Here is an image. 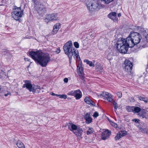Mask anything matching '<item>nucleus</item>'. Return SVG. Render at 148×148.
<instances>
[{"mask_svg":"<svg viewBox=\"0 0 148 148\" xmlns=\"http://www.w3.org/2000/svg\"><path fill=\"white\" fill-rule=\"evenodd\" d=\"M73 45L72 41L70 40L65 43L63 46H72Z\"/></svg>","mask_w":148,"mask_h":148,"instance_id":"2f4dec72","label":"nucleus"},{"mask_svg":"<svg viewBox=\"0 0 148 148\" xmlns=\"http://www.w3.org/2000/svg\"><path fill=\"white\" fill-rule=\"evenodd\" d=\"M145 40L146 42V45H148V34L145 33L144 34Z\"/></svg>","mask_w":148,"mask_h":148,"instance_id":"72a5a7b5","label":"nucleus"},{"mask_svg":"<svg viewBox=\"0 0 148 148\" xmlns=\"http://www.w3.org/2000/svg\"><path fill=\"white\" fill-rule=\"evenodd\" d=\"M84 62H86L87 64H88L90 66L94 67L95 66L94 63H93L92 61H90L86 60H84Z\"/></svg>","mask_w":148,"mask_h":148,"instance_id":"c85d7f7f","label":"nucleus"},{"mask_svg":"<svg viewBox=\"0 0 148 148\" xmlns=\"http://www.w3.org/2000/svg\"><path fill=\"white\" fill-rule=\"evenodd\" d=\"M67 126L68 129L73 133L79 127V126H77V125L72 123H69L67 125Z\"/></svg>","mask_w":148,"mask_h":148,"instance_id":"4468645a","label":"nucleus"},{"mask_svg":"<svg viewBox=\"0 0 148 148\" xmlns=\"http://www.w3.org/2000/svg\"><path fill=\"white\" fill-rule=\"evenodd\" d=\"M3 91L2 87H0V92H2Z\"/></svg>","mask_w":148,"mask_h":148,"instance_id":"8fccbe9b","label":"nucleus"},{"mask_svg":"<svg viewBox=\"0 0 148 148\" xmlns=\"http://www.w3.org/2000/svg\"><path fill=\"white\" fill-rule=\"evenodd\" d=\"M110 134L111 132L108 130H106L102 133L101 138L103 140H105L109 137Z\"/></svg>","mask_w":148,"mask_h":148,"instance_id":"6ab92c4d","label":"nucleus"},{"mask_svg":"<svg viewBox=\"0 0 148 148\" xmlns=\"http://www.w3.org/2000/svg\"><path fill=\"white\" fill-rule=\"evenodd\" d=\"M133 64L129 60L126 59L124 62L123 67L125 71L127 72L130 73L132 68Z\"/></svg>","mask_w":148,"mask_h":148,"instance_id":"1a4fd4ad","label":"nucleus"},{"mask_svg":"<svg viewBox=\"0 0 148 148\" xmlns=\"http://www.w3.org/2000/svg\"><path fill=\"white\" fill-rule=\"evenodd\" d=\"M132 121L136 123H138L139 121V120L138 119H133Z\"/></svg>","mask_w":148,"mask_h":148,"instance_id":"37998d69","label":"nucleus"},{"mask_svg":"<svg viewBox=\"0 0 148 148\" xmlns=\"http://www.w3.org/2000/svg\"><path fill=\"white\" fill-rule=\"evenodd\" d=\"M29 54L36 62L43 67H45L50 60V58L49 54L43 53L41 51H29Z\"/></svg>","mask_w":148,"mask_h":148,"instance_id":"f03ea898","label":"nucleus"},{"mask_svg":"<svg viewBox=\"0 0 148 148\" xmlns=\"http://www.w3.org/2000/svg\"><path fill=\"white\" fill-rule=\"evenodd\" d=\"M67 94L69 95L74 96L76 100L79 99L82 96V93L79 89L71 91L68 92Z\"/></svg>","mask_w":148,"mask_h":148,"instance_id":"6e6552de","label":"nucleus"},{"mask_svg":"<svg viewBox=\"0 0 148 148\" xmlns=\"http://www.w3.org/2000/svg\"><path fill=\"white\" fill-rule=\"evenodd\" d=\"M118 51L122 54L128 53V47H116Z\"/></svg>","mask_w":148,"mask_h":148,"instance_id":"dca6fc26","label":"nucleus"},{"mask_svg":"<svg viewBox=\"0 0 148 148\" xmlns=\"http://www.w3.org/2000/svg\"><path fill=\"white\" fill-rule=\"evenodd\" d=\"M32 38V37L29 36L27 35L26 36L23 38V39H29Z\"/></svg>","mask_w":148,"mask_h":148,"instance_id":"79ce46f5","label":"nucleus"},{"mask_svg":"<svg viewBox=\"0 0 148 148\" xmlns=\"http://www.w3.org/2000/svg\"><path fill=\"white\" fill-rule=\"evenodd\" d=\"M64 50L66 54L68 55L70 61L72 60V56L77 59H80L78 51L73 47H63Z\"/></svg>","mask_w":148,"mask_h":148,"instance_id":"7ed1b4c3","label":"nucleus"},{"mask_svg":"<svg viewBox=\"0 0 148 148\" xmlns=\"http://www.w3.org/2000/svg\"><path fill=\"white\" fill-rule=\"evenodd\" d=\"M138 114L142 118H145L146 119H148V111L146 110H142Z\"/></svg>","mask_w":148,"mask_h":148,"instance_id":"2eb2a0df","label":"nucleus"},{"mask_svg":"<svg viewBox=\"0 0 148 148\" xmlns=\"http://www.w3.org/2000/svg\"><path fill=\"white\" fill-rule=\"evenodd\" d=\"M99 115L98 113L97 112H95L93 115V116L94 117L96 118L97 116H98Z\"/></svg>","mask_w":148,"mask_h":148,"instance_id":"e433bc0d","label":"nucleus"},{"mask_svg":"<svg viewBox=\"0 0 148 148\" xmlns=\"http://www.w3.org/2000/svg\"><path fill=\"white\" fill-rule=\"evenodd\" d=\"M57 14L53 13L47 14L45 19V21L47 23L50 21L56 20L58 18Z\"/></svg>","mask_w":148,"mask_h":148,"instance_id":"9d476101","label":"nucleus"},{"mask_svg":"<svg viewBox=\"0 0 148 148\" xmlns=\"http://www.w3.org/2000/svg\"><path fill=\"white\" fill-rule=\"evenodd\" d=\"M143 101L146 103H148V99H144Z\"/></svg>","mask_w":148,"mask_h":148,"instance_id":"09e8293b","label":"nucleus"},{"mask_svg":"<svg viewBox=\"0 0 148 148\" xmlns=\"http://www.w3.org/2000/svg\"><path fill=\"white\" fill-rule=\"evenodd\" d=\"M51 94L53 96H56L57 97H59V96H57V95H59L56 94L53 92H52Z\"/></svg>","mask_w":148,"mask_h":148,"instance_id":"c03bdc74","label":"nucleus"},{"mask_svg":"<svg viewBox=\"0 0 148 148\" xmlns=\"http://www.w3.org/2000/svg\"><path fill=\"white\" fill-rule=\"evenodd\" d=\"M32 1L34 4L35 7L38 13L40 15L42 16L46 13V10L45 8L41 7L40 4L41 0H32Z\"/></svg>","mask_w":148,"mask_h":148,"instance_id":"39448f33","label":"nucleus"},{"mask_svg":"<svg viewBox=\"0 0 148 148\" xmlns=\"http://www.w3.org/2000/svg\"><path fill=\"white\" fill-rule=\"evenodd\" d=\"M114 0H102L106 4H108L113 1Z\"/></svg>","mask_w":148,"mask_h":148,"instance_id":"c9c22d12","label":"nucleus"},{"mask_svg":"<svg viewBox=\"0 0 148 148\" xmlns=\"http://www.w3.org/2000/svg\"><path fill=\"white\" fill-rule=\"evenodd\" d=\"M84 101L87 104L91 105L93 106L95 105V103L93 102L88 97H86L84 99Z\"/></svg>","mask_w":148,"mask_h":148,"instance_id":"393cba45","label":"nucleus"},{"mask_svg":"<svg viewBox=\"0 0 148 148\" xmlns=\"http://www.w3.org/2000/svg\"><path fill=\"white\" fill-rule=\"evenodd\" d=\"M132 108L133 109V112L134 113H140L142 110L141 108L138 107L134 106Z\"/></svg>","mask_w":148,"mask_h":148,"instance_id":"a878e982","label":"nucleus"},{"mask_svg":"<svg viewBox=\"0 0 148 148\" xmlns=\"http://www.w3.org/2000/svg\"><path fill=\"white\" fill-rule=\"evenodd\" d=\"M94 132V130L92 128H89L86 131V134L87 135H88Z\"/></svg>","mask_w":148,"mask_h":148,"instance_id":"7c9ffc66","label":"nucleus"},{"mask_svg":"<svg viewBox=\"0 0 148 148\" xmlns=\"http://www.w3.org/2000/svg\"><path fill=\"white\" fill-rule=\"evenodd\" d=\"M83 132L82 129L79 127L73 133L77 136L81 137L82 136Z\"/></svg>","mask_w":148,"mask_h":148,"instance_id":"aec40b11","label":"nucleus"},{"mask_svg":"<svg viewBox=\"0 0 148 148\" xmlns=\"http://www.w3.org/2000/svg\"><path fill=\"white\" fill-rule=\"evenodd\" d=\"M7 76L6 73L2 71V70L0 69V78L4 77V78Z\"/></svg>","mask_w":148,"mask_h":148,"instance_id":"c756f323","label":"nucleus"},{"mask_svg":"<svg viewBox=\"0 0 148 148\" xmlns=\"http://www.w3.org/2000/svg\"><path fill=\"white\" fill-rule=\"evenodd\" d=\"M99 5L97 1H92L86 3V6L89 11H95L97 10Z\"/></svg>","mask_w":148,"mask_h":148,"instance_id":"0eeeda50","label":"nucleus"},{"mask_svg":"<svg viewBox=\"0 0 148 148\" xmlns=\"http://www.w3.org/2000/svg\"><path fill=\"white\" fill-rule=\"evenodd\" d=\"M60 48L58 47V48H57V49L55 51V52H56V53L57 54H58L60 53Z\"/></svg>","mask_w":148,"mask_h":148,"instance_id":"a19ab883","label":"nucleus"},{"mask_svg":"<svg viewBox=\"0 0 148 148\" xmlns=\"http://www.w3.org/2000/svg\"><path fill=\"white\" fill-rule=\"evenodd\" d=\"M83 132L82 129L79 127L73 133L77 136L81 137L82 136Z\"/></svg>","mask_w":148,"mask_h":148,"instance_id":"412c9836","label":"nucleus"},{"mask_svg":"<svg viewBox=\"0 0 148 148\" xmlns=\"http://www.w3.org/2000/svg\"><path fill=\"white\" fill-rule=\"evenodd\" d=\"M10 95V92H8L7 94H4V96L5 97H7L9 95Z\"/></svg>","mask_w":148,"mask_h":148,"instance_id":"de8ad7c7","label":"nucleus"},{"mask_svg":"<svg viewBox=\"0 0 148 148\" xmlns=\"http://www.w3.org/2000/svg\"><path fill=\"white\" fill-rule=\"evenodd\" d=\"M132 107L133 106H127L126 107V110L128 112H133V109L132 108Z\"/></svg>","mask_w":148,"mask_h":148,"instance_id":"473e14b6","label":"nucleus"},{"mask_svg":"<svg viewBox=\"0 0 148 148\" xmlns=\"http://www.w3.org/2000/svg\"><path fill=\"white\" fill-rule=\"evenodd\" d=\"M16 145L19 148H25L24 144L20 141H17Z\"/></svg>","mask_w":148,"mask_h":148,"instance_id":"bb28decb","label":"nucleus"},{"mask_svg":"<svg viewBox=\"0 0 148 148\" xmlns=\"http://www.w3.org/2000/svg\"><path fill=\"white\" fill-rule=\"evenodd\" d=\"M142 39L140 34L137 32H132L126 38H120L117 42H114V46H130L139 43Z\"/></svg>","mask_w":148,"mask_h":148,"instance_id":"f257e3e1","label":"nucleus"},{"mask_svg":"<svg viewBox=\"0 0 148 148\" xmlns=\"http://www.w3.org/2000/svg\"><path fill=\"white\" fill-rule=\"evenodd\" d=\"M116 14V12H112L108 14V17L114 21L118 22V19L117 17Z\"/></svg>","mask_w":148,"mask_h":148,"instance_id":"f3484780","label":"nucleus"},{"mask_svg":"<svg viewBox=\"0 0 148 148\" xmlns=\"http://www.w3.org/2000/svg\"><path fill=\"white\" fill-rule=\"evenodd\" d=\"M121 16V13H119V14H118V16H119V17H120V16Z\"/></svg>","mask_w":148,"mask_h":148,"instance_id":"603ef678","label":"nucleus"},{"mask_svg":"<svg viewBox=\"0 0 148 148\" xmlns=\"http://www.w3.org/2000/svg\"><path fill=\"white\" fill-rule=\"evenodd\" d=\"M74 46H79V43L77 42H74Z\"/></svg>","mask_w":148,"mask_h":148,"instance_id":"ea45409f","label":"nucleus"},{"mask_svg":"<svg viewBox=\"0 0 148 148\" xmlns=\"http://www.w3.org/2000/svg\"><path fill=\"white\" fill-rule=\"evenodd\" d=\"M77 71L78 75L83 82H84V77L82 67L81 65H78L77 66Z\"/></svg>","mask_w":148,"mask_h":148,"instance_id":"9b49d317","label":"nucleus"},{"mask_svg":"<svg viewBox=\"0 0 148 148\" xmlns=\"http://www.w3.org/2000/svg\"><path fill=\"white\" fill-rule=\"evenodd\" d=\"M140 47H128L129 48L128 53L132 52H136L140 49Z\"/></svg>","mask_w":148,"mask_h":148,"instance_id":"b1692460","label":"nucleus"},{"mask_svg":"<svg viewBox=\"0 0 148 148\" xmlns=\"http://www.w3.org/2000/svg\"><path fill=\"white\" fill-rule=\"evenodd\" d=\"M100 95L104 97V99L109 102L112 101L113 99L112 98V95L108 92H103Z\"/></svg>","mask_w":148,"mask_h":148,"instance_id":"ddd939ff","label":"nucleus"},{"mask_svg":"<svg viewBox=\"0 0 148 148\" xmlns=\"http://www.w3.org/2000/svg\"><path fill=\"white\" fill-rule=\"evenodd\" d=\"M60 27V23H56L53 26V30L52 31V34H56Z\"/></svg>","mask_w":148,"mask_h":148,"instance_id":"4be33fe9","label":"nucleus"},{"mask_svg":"<svg viewBox=\"0 0 148 148\" xmlns=\"http://www.w3.org/2000/svg\"><path fill=\"white\" fill-rule=\"evenodd\" d=\"M25 61H29V59H28L27 58H25Z\"/></svg>","mask_w":148,"mask_h":148,"instance_id":"3c124183","label":"nucleus"},{"mask_svg":"<svg viewBox=\"0 0 148 148\" xmlns=\"http://www.w3.org/2000/svg\"><path fill=\"white\" fill-rule=\"evenodd\" d=\"M23 10H21V7L14 6L11 12L12 17L16 21H18L23 15Z\"/></svg>","mask_w":148,"mask_h":148,"instance_id":"20e7f679","label":"nucleus"},{"mask_svg":"<svg viewBox=\"0 0 148 148\" xmlns=\"http://www.w3.org/2000/svg\"><path fill=\"white\" fill-rule=\"evenodd\" d=\"M84 118L86 120V122L88 124L90 123L92 120V118L91 117L90 114L87 113L84 116Z\"/></svg>","mask_w":148,"mask_h":148,"instance_id":"5701e85b","label":"nucleus"},{"mask_svg":"<svg viewBox=\"0 0 148 148\" xmlns=\"http://www.w3.org/2000/svg\"><path fill=\"white\" fill-rule=\"evenodd\" d=\"M68 79L67 78H65L64 79V82L65 83H67L68 82Z\"/></svg>","mask_w":148,"mask_h":148,"instance_id":"a18cd8bd","label":"nucleus"},{"mask_svg":"<svg viewBox=\"0 0 148 148\" xmlns=\"http://www.w3.org/2000/svg\"><path fill=\"white\" fill-rule=\"evenodd\" d=\"M26 87L30 92H32L33 93L36 92L38 93L40 92V87L38 85H32L29 83H25L23 85V88Z\"/></svg>","mask_w":148,"mask_h":148,"instance_id":"423d86ee","label":"nucleus"},{"mask_svg":"<svg viewBox=\"0 0 148 148\" xmlns=\"http://www.w3.org/2000/svg\"><path fill=\"white\" fill-rule=\"evenodd\" d=\"M76 48H78L79 47H75Z\"/></svg>","mask_w":148,"mask_h":148,"instance_id":"5fc2aeb1","label":"nucleus"},{"mask_svg":"<svg viewBox=\"0 0 148 148\" xmlns=\"http://www.w3.org/2000/svg\"><path fill=\"white\" fill-rule=\"evenodd\" d=\"M110 102H111L113 104V106H114V111L115 112H116V110H117V108H118V105L117 104V103L116 102H115L114 100L113 99H112V101H110Z\"/></svg>","mask_w":148,"mask_h":148,"instance_id":"cd10ccee","label":"nucleus"},{"mask_svg":"<svg viewBox=\"0 0 148 148\" xmlns=\"http://www.w3.org/2000/svg\"><path fill=\"white\" fill-rule=\"evenodd\" d=\"M57 96H59V98H60L66 99L67 97L66 95L65 94L59 95H57Z\"/></svg>","mask_w":148,"mask_h":148,"instance_id":"f704fd0d","label":"nucleus"},{"mask_svg":"<svg viewBox=\"0 0 148 148\" xmlns=\"http://www.w3.org/2000/svg\"><path fill=\"white\" fill-rule=\"evenodd\" d=\"M112 125L115 127H116L117 126V124L114 123H112Z\"/></svg>","mask_w":148,"mask_h":148,"instance_id":"49530a36","label":"nucleus"},{"mask_svg":"<svg viewBox=\"0 0 148 148\" xmlns=\"http://www.w3.org/2000/svg\"><path fill=\"white\" fill-rule=\"evenodd\" d=\"M127 134V132L125 131H121L117 134L115 137L116 140H118L122 137L124 136Z\"/></svg>","mask_w":148,"mask_h":148,"instance_id":"a211bd4d","label":"nucleus"},{"mask_svg":"<svg viewBox=\"0 0 148 148\" xmlns=\"http://www.w3.org/2000/svg\"><path fill=\"white\" fill-rule=\"evenodd\" d=\"M116 95L119 98H121L122 97V93L120 92H119L116 93Z\"/></svg>","mask_w":148,"mask_h":148,"instance_id":"4c0bfd02","label":"nucleus"},{"mask_svg":"<svg viewBox=\"0 0 148 148\" xmlns=\"http://www.w3.org/2000/svg\"><path fill=\"white\" fill-rule=\"evenodd\" d=\"M138 98L140 100L143 101L144 99H145V97H141V96L138 97Z\"/></svg>","mask_w":148,"mask_h":148,"instance_id":"58836bf2","label":"nucleus"},{"mask_svg":"<svg viewBox=\"0 0 148 148\" xmlns=\"http://www.w3.org/2000/svg\"><path fill=\"white\" fill-rule=\"evenodd\" d=\"M146 71H148V64H147V68Z\"/></svg>","mask_w":148,"mask_h":148,"instance_id":"864d4df0","label":"nucleus"},{"mask_svg":"<svg viewBox=\"0 0 148 148\" xmlns=\"http://www.w3.org/2000/svg\"><path fill=\"white\" fill-rule=\"evenodd\" d=\"M138 128L139 130L142 133L148 134V129L147 128V126L145 123H139Z\"/></svg>","mask_w":148,"mask_h":148,"instance_id":"f8f14e48","label":"nucleus"}]
</instances>
